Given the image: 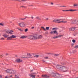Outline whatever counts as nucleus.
<instances>
[{
  "label": "nucleus",
  "instance_id": "f257e3e1",
  "mask_svg": "<svg viewBox=\"0 0 78 78\" xmlns=\"http://www.w3.org/2000/svg\"><path fill=\"white\" fill-rule=\"evenodd\" d=\"M57 69L63 72H66L68 71V68L66 66L58 65L56 66Z\"/></svg>",
  "mask_w": 78,
  "mask_h": 78
},
{
  "label": "nucleus",
  "instance_id": "f03ea898",
  "mask_svg": "<svg viewBox=\"0 0 78 78\" xmlns=\"http://www.w3.org/2000/svg\"><path fill=\"white\" fill-rule=\"evenodd\" d=\"M57 30V28H54L52 29V30H55L54 31H52L50 32V34H55L56 35H58V32L56 31Z\"/></svg>",
  "mask_w": 78,
  "mask_h": 78
},
{
  "label": "nucleus",
  "instance_id": "7ed1b4c3",
  "mask_svg": "<svg viewBox=\"0 0 78 78\" xmlns=\"http://www.w3.org/2000/svg\"><path fill=\"white\" fill-rule=\"evenodd\" d=\"M28 38L29 39L34 40V39H37V37L35 36L30 35L29 37Z\"/></svg>",
  "mask_w": 78,
  "mask_h": 78
},
{
  "label": "nucleus",
  "instance_id": "20e7f679",
  "mask_svg": "<svg viewBox=\"0 0 78 78\" xmlns=\"http://www.w3.org/2000/svg\"><path fill=\"white\" fill-rule=\"evenodd\" d=\"M37 74L36 73H32V74H30L29 75L30 76V77H31V78H35V77H36V75H37Z\"/></svg>",
  "mask_w": 78,
  "mask_h": 78
},
{
  "label": "nucleus",
  "instance_id": "39448f33",
  "mask_svg": "<svg viewBox=\"0 0 78 78\" xmlns=\"http://www.w3.org/2000/svg\"><path fill=\"white\" fill-rule=\"evenodd\" d=\"M55 75L56 76H55V77L56 78H62V76L58 73H57Z\"/></svg>",
  "mask_w": 78,
  "mask_h": 78
},
{
  "label": "nucleus",
  "instance_id": "423d86ee",
  "mask_svg": "<svg viewBox=\"0 0 78 78\" xmlns=\"http://www.w3.org/2000/svg\"><path fill=\"white\" fill-rule=\"evenodd\" d=\"M20 27H25V24L23 23H21L19 24Z\"/></svg>",
  "mask_w": 78,
  "mask_h": 78
},
{
  "label": "nucleus",
  "instance_id": "0eeeda50",
  "mask_svg": "<svg viewBox=\"0 0 78 78\" xmlns=\"http://www.w3.org/2000/svg\"><path fill=\"white\" fill-rule=\"evenodd\" d=\"M15 61L16 62H18V63H19V62H22V60H20V59L17 58L16 59Z\"/></svg>",
  "mask_w": 78,
  "mask_h": 78
},
{
  "label": "nucleus",
  "instance_id": "6e6552de",
  "mask_svg": "<svg viewBox=\"0 0 78 78\" xmlns=\"http://www.w3.org/2000/svg\"><path fill=\"white\" fill-rule=\"evenodd\" d=\"M75 30V27H71L69 29V31H73Z\"/></svg>",
  "mask_w": 78,
  "mask_h": 78
},
{
  "label": "nucleus",
  "instance_id": "1a4fd4ad",
  "mask_svg": "<svg viewBox=\"0 0 78 78\" xmlns=\"http://www.w3.org/2000/svg\"><path fill=\"white\" fill-rule=\"evenodd\" d=\"M41 76L43 78H49V76H47V75H42Z\"/></svg>",
  "mask_w": 78,
  "mask_h": 78
},
{
  "label": "nucleus",
  "instance_id": "9d476101",
  "mask_svg": "<svg viewBox=\"0 0 78 78\" xmlns=\"http://www.w3.org/2000/svg\"><path fill=\"white\" fill-rule=\"evenodd\" d=\"M57 74H56L55 73H51V76H53V77H54L55 78V76H56V75Z\"/></svg>",
  "mask_w": 78,
  "mask_h": 78
},
{
  "label": "nucleus",
  "instance_id": "9b49d317",
  "mask_svg": "<svg viewBox=\"0 0 78 78\" xmlns=\"http://www.w3.org/2000/svg\"><path fill=\"white\" fill-rule=\"evenodd\" d=\"M68 11H70V12H73L74 11H78L77 10H76V9H74V10H73V9H69V10H68Z\"/></svg>",
  "mask_w": 78,
  "mask_h": 78
},
{
  "label": "nucleus",
  "instance_id": "f8f14e48",
  "mask_svg": "<svg viewBox=\"0 0 78 78\" xmlns=\"http://www.w3.org/2000/svg\"><path fill=\"white\" fill-rule=\"evenodd\" d=\"M26 37H27V36H21V37H20L21 39H25V38H26Z\"/></svg>",
  "mask_w": 78,
  "mask_h": 78
},
{
  "label": "nucleus",
  "instance_id": "ddd939ff",
  "mask_svg": "<svg viewBox=\"0 0 78 78\" xmlns=\"http://www.w3.org/2000/svg\"><path fill=\"white\" fill-rule=\"evenodd\" d=\"M76 23V20H74L73 21H72L71 23H72V24H74Z\"/></svg>",
  "mask_w": 78,
  "mask_h": 78
},
{
  "label": "nucleus",
  "instance_id": "4468645a",
  "mask_svg": "<svg viewBox=\"0 0 78 78\" xmlns=\"http://www.w3.org/2000/svg\"><path fill=\"white\" fill-rule=\"evenodd\" d=\"M12 40V38H11V37L10 36V37H8L7 38V40L9 41V40Z\"/></svg>",
  "mask_w": 78,
  "mask_h": 78
},
{
  "label": "nucleus",
  "instance_id": "2eb2a0df",
  "mask_svg": "<svg viewBox=\"0 0 78 78\" xmlns=\"http://www.w3.org/2000/svg\"><path fill=\"white\" fill-rule=\"evenodd\" d=\"M11 36V37L13 39L16 38V36L15 35H14Z\"/></svg>",
  "mask_w": 78,
  "mask_h": 78
},
{
  "label": "nucleus",
  "instance_id": "dca6fc26",
  "mask_svg": "<svg viewBox=\"0 0 78 78\" xmlns=\"http://www.w3.org/2000/svg\"><path fill=\"white\" fill-rule=\"evenodd\" d=\"M67 21H60L59 22H58V23H66Z\"/></svg>",
  "mask_w": 78,
  "mask_h": 78
},
{
  "label": "nucleus",
  "instance_id": "f3484780",
  "mask_svg": "<svg viewBox=\"0 0 78 78\" xmlns=\"http://www.w3.org/2000/svg\"><path fill=\"white\" fill-rule=\"evenodd\" d=\"M17 29H18V30L20 31H23V29H19L18 28H17Z\"/></svg>",
  "mask_w": 78,
  "mask_h": 78
},
{
  "label": "nucleus",
  "instance_id": "a211bd4d",
  "mask_svg": "<svg viewBox=\"0 0 78 78\" xmlns=\"http://www.w3.org/2000/svg\"><path fill=\"white\" fill-rule=\"evenodd\" d=\"M14 32V31L13 30H9V34H12V33Z\"/></svg>",
  "mask_w": 78,
  "mask_h": 78
},
{
  "label": "nucleus",
  "instance_id": "6ab92c4d",
  "mask_svg": "<svg viewBox=\"0 0 78 78\" xmlns=\"http://www.w3.org/2000/svg\"><path fill=\"white\" fill-rule=\"evenodd\" d=\"M3 36L4 37L6 38L7 37H8V35L6 34H4L3 35Z\"/></svg>",
  "mask_w": 78,
  "mask_h": 78
},
{
  "label": "nucleus",
  "instance_id": "aec40b11",
  "mask_svg": "<svg viewBox=\"0 0 78 78\" xmlns=\"http://www.w3.org/2000/svg\"><path fill=\"white\" fill-rule=\"evenodd\" d=\"M42 38V35H40L39 36L38 38L37 37V39H41Z\"/></svg>",
  "mask_w": 78,
  "mask_h": 78
},
{
  "label": "nucleus",
  "instance_id": "412c9836",
  "mask_svg": "<svg viewBox=\"0 0 78 78\" xmlns=\"http://www.w3.org/2000/svg\"><path fill=\"white\" fill-rule=\"evenodd\" d=\"M46 30L48 31L49 30V29H50V27H47L46 28Z\"/></svg>",
  "mask_w": 78,
  "mask_h": 78
},
{
  "label": "nucleus",
  "instance_id": "4be33fe9",
  "mask_svg": "<svg viewBox=\"0 0 78 78\" xmlns=\"http://www.w3.org/2000/svg\"><path fill=\"white\" fill-rule=\"evenodd\" d=\"M10 70V69H7V70H6V72H7V73H9V71Z\"/></svg>",
  "mask_w": 78,
  "mask_h": 78
},
{
  "label": "nucleus",
  "instance_id": "5701e85b",
  "mask_svg": "<svg viewBox=\"0 0 78 78\" xmlns=\"http://www.w3.org/2000/svg\"><path fill=\"white\" fill-rule=\"evenodd\" d=\"M78 6V4H76L73 5V6L74 7Z\"/></svg>",
  "mask_w": 78,
  "mask_h": 78
},
{
  "label": "nucleus",
  "instance_id": "b1692460",
  "mask_svg": "<svg viewBox=\"0 0 78 78\" xmlns=\"http://www.w3.org/2000/svg\"><path fill=\"white\" fill-rule=\"evenodd\" d=\"M12 70L10 69L9 73H12Z\"/></svg>",
  "mask_w": 78,
  "mask_h": 78
},
{
  "label": "nucleus",
  "instance_id": "393cba45",
  "mask_svg": "<svg viewBox=\"0 0 78 78\" xmlns=\"http://www.w3.org/2000/svg\"><path fill=\"white\" fill-rule=\"evenodd\" d=\"M20 8H27V7L22 6H20Z\"/></svg>",
  "mask_w": 78,
  "mask_h": 78
},
{
  "label": "nucleus",
  "instance_id": "a878e982",
  "mask_svg": "<svg viewBox=\"0 0 78 78\" xmlns=\"http://www.w3.org/2000/svg\"><path fill=\"white\" fill-rule=\"evenodd\" d=\"M76 50H74L73 51V53H76Z\"/></svg>",
  "mask_w": 78,
  "mask_h": 78
},
{
  "label": "nucleus",
  "instance_id": "bb28decb",
  "mask_svg": "<svg viewBox=\"0 0 78 78\" xmlns=\"http://www.w3.org/2000/svg\"><path fill=\"white\" fill-rule=\"evenodd\" d=\"M41 28H42V29H43V30H44V31H46V29H45V28H44V27H41Z\"/></svg>",
  "mask_w": 78,
  "mask_h": 78
},
{
  "label": "nucleus",
  "instance_id": "cd10ccee",
  "mask_svg": "<svg viewBox=\"0 0 78 78\" xmlns=\"http://www.w3.org/2000/svg\"><path fill=\"white\" fill-rule=\"evenodd\" d=\"M13 1H18L19 2H21V0H12Z\"/></svg>",
  "mask_w": 78,
  "mask_h": 78
},
{
  "label": "nucleus",
  "instance_id": "c85d7f7f",
  "mask_svg": "<svg viewBox=\"0 0 78 78\" xmlns=\"http://www.w3.org/2000/svg\"><path fill=\"white\" fill-rule=\"evenodd\" d=\"M60 20H61V19H58L56 20L57 22H59V21H60Z\"/></svg>",
  "mask_w": 78,
  "mask_h": 78
},
{
  "label": "nucleus",
  "instance_id": "c756f323",
  "mask_svg": "<svg viewBox=\"0 0 78 78\" xmlns=\"http://www.w3.org/2000/svg\"><path fill=\"white\" fill-rule=\"evenodd\" d=\"M75 48H78V45H77L75 46L74 47Z\"/></svg>",
  "mask_w": 78,
  "mask_h": 78
},
{
  "label": "nucleus",
  "instance_id": "7c9ffc66",
  "mask_svg": "<svg viewBox=\"0 0 78 78\" xmlns=\"http://www.w3.org/2000/svg\"><path fill=\"white\" fill-rule=\"evenodd\" d=\"M6 33L8 34H9V30H7L6 31Z\"/></svg>",
  "mask_w": 78,
  "mask_h": 78
},
{
  "label": "nucleus",
  "instance_id": "2f4dec72",
  "mask_svg": "<svg viewBox=\"0 0 78 78\" xmlns=\"http://www.w3.org/2000/svg\"><path fill=\"white\" fill-rule=\"evenodd\" d=\"M53 22H55V23L57 22V21H56V20H53Z\"/></svg>",
  "mask_w": 78,
  "mask_h": 78
},
{
  "label": "nucleus",
  "instance_id": "473e14b6",
  "mask_svg": "<svg viewBox=\"0 0 78 78\" xmlns=\"http://www.w3.org/2000/svg\"><path fill=\"white\" fill-rule=\"evenodd\" d=\"M24 31L25 32H27V31H28V29H25Z\"/></svg>",
  "mask_w": 78,
  "mask_h": 78
},
{
  "label": "nucleus",
  "instance_id": "72a5a7b5",
  "mask_svg": "<svg viewBox=\"0 0 78 78\" xmlns=\"http://www.w3.org/2000/svg\"><path fill=\"white\" fill-rule=\"evenodd\" d=\"M55 56H59V55L58 54H55Z\"/></svg>",
  "mask_w": 78,
  "mask_h": 78
},
{
  "label": "nucleus",
  "instance_id": "f704fd0d",
  "mask_svg": "<svg viewBox=\"0 0 78 78\" xmlns=\"http://www.w3.org/2000/svg\"><path fill=\"white\" fill-rule=\"evenodd\" d=\"M73 42L74 43H75V42H76V41L75 40H72Z\"/></svg>",
  "mask_w": 78,
  "mask_h": 78
},
{
  "label": "nucleus",
  "instance_id": "c9c22d12",
  "mask_svg": "<svg viewBox=\"0 0 78 78\" xmlns=\"http://www.w3.org/2000/svg\"><path fill=\"white\" fill-rule=\"evenodd\" d=\"M22 1L25 2H27V0H21V2H22Z\"/></svg>",
  "mask_w": 78,
  "mask_h": 78
},
{
  "label": "nucleus",
  "instance_id": "e433bc0d",
  "mask_svg": "<svg viewBox=\"0 0 78 78\" xmlns=\"http://www.w3.org/2000/svg\"><path fill=\"white\" fill-rule=\"evenodd\" d=\"M15 77L16 78H19V76H17L16 75H15Z\"/></svg>",
  "mask_w": 78,
  "mask_h": 78
},
{
  "label": "nucleus",
  "instance_id": "4c0bfd02",
  "mask_svg": "<svg viewBox=\"0 0 78 78\" xmlns=\"http://www.w3.org/2000/svg\"><path fill=\"white\" fill-rule=\"evenodd\" d=\"M1 40H5V38L3 37H2L1 38Z\"/></svg>",
  "mask_w": 78,
  "mask_h": 78
},
{
  "label": "nucleus",
  "instance_id": "58836bf2",
  "mask_svg": "<svg viewBox=\"0 0 78 78\" xmlns=\"http://www.w3.org/2000/svg\"><path fill=\"white\" fill-rule=\"evenodd\" d=\"M0 25H1V26H3V25H4L2 23H0Z\"/></svg>",
  "mask_w": 78,
  "mask_h": 78
},
{
  "label": "nucleus",
  "instance_id": "ea45409f",
  "mask_svg": "<svg viewBox=\"0 0 78 78\" xmlns=\"http://www.w3.org/2000/svg\"><path fill=\"white\" fill-rule=\"evenodd\" d=\"M39 56L38 55H35V57H36V58H38L39 57Z\"/></svg>",
  "mask_w": 78,
  "mask_h": 78
},
{
  "label": "nucleus",
  "instance_id": "a19ab883",
  "mask_svg": "<svg viewBox=\"0 0 78 78\" xmlns=\"http://www.w3.org/2000/svg\"><path fill=\"white\" fill-rule=\"evenodd\" d=\"M60 7H65V8H66V7H67V6H64V5L60 6Z\"/></svg>",
  "mask_w": 78,
  "mask_h": 78
},
{
  "label": "nucleus",
  "instance_id": "79ce46f5",
  "mask_svg": "<svg viewBox=\"0 0 78 78\" xmlns=\"http://www.w3.org/2000/svg\"><path fill=\"white\" fill-rule=\"evenodd\" d=\"M61 36H62V35H59L58 36V37H61Z\"/></svg>",
  "mask_w": 78,
  "mask_h": 78
},
{
  "label": "nucleus",
  "instance_id": "37998d69",
  "mask_svg": "<svg viewBox=\"0 0 78 78\" xmlns=\"http://www.w3.org/2000/svg\"><path fill=\"white\" fill-rule=\"evenodd\" d=\"M36 19H39V17L37 16L36 18Z\"/></svg>",
  "mask_w": 78,
  "mask_h": 78
},
{
  "label": "nucleus",
  "instance_id": "c03bdc74",
  "mask_svg": "<svg viewBox=\"0 0 78 78\" xmlns=\"http://www.w3.org/2000/svg\"><path fill=\"white\" fill-rule=\"evenodd\" d=\"M62 11H68V10H63Z\"/></svg>",
  "mask_w": 78,
  "mask_h": 78
},
{
  "label": "nucleus",
  "instance_id": "a18cd8bd",
  "mask_svg": "<svg viewBox=\"0 0 78 78\" xmlns=\"http://www.w3.org/2000/svg\"><path fill=\"white\" fill-rule=\"evenodd\" d=\"M33 5H29L28 6H33Z\"/></svg>",
  "mask_w": 78,
  "mask_h": 78
},
{
  "label": "nucleus",
  "instance_id": "49530a36",
  "mask_svg": "<svg viewBox=\"0 0 78 78\" xmlns=\"http://www.w3.org/2000/svg\"><path fill=\"white\" fill-rule=\"evenodd\" d=\"M61 64H62V65H65V64H66V63H62Z\"/></svg>",
  "mask_w": 78,
  "mask_h": 78
},
{
  "label": "nucleus",
  "instance_id": "de8ad7c7",
  "mask_svg": "<svg viewBox=\"0 0 78 78\" xmlns=\"http://www.w3.org/2000/svg\"><path fill=\"white\" fill-rule=\"evenodd\" d=\"M53 4H54L53 3V2L51 3V5H53Z\"/></svg>",
  "mask_w": 78,
  "mask_h": 78
},
{
  "label": "nucleus",
  "instance_id": "09e8293b",
  "mask_svg": "<svg viewBox=\"0 0 78 78\" xmlns=\"http://www.w3.org/2000/svg\"><path fill=\"white\" fill-rule=\"evenodd\" d=\"M30 55H31V54H30V53L27 54V55H28L29 56H30Z\"/></svg>",
  "mask_w": 78,
  "mask_h": 78
},
{
  "label": "nucleus",
  "instance_id": "8fccbe9b",
  "mask_svg": "<svg viewBox=\"0 0 78 78\" xmlns=\"http://www.w3.org/2000/svg\"><path fill=\"white\" fill-rule=\"evenodd\" d=\"M44 58L45 59H48V57H44Z\"/></svg>",
  "mask_w": 78,
  "mask_h": 78
},
{
  "label": "nucleus",
  "instance_id": "3c124183",
  "mask_svg": "<svg viewBox=\"0 0 78 78\" xmlns=\"http://www.w3.org/2000/svg\"><path fill=\"white\" fill-rule=\"evenodd\" d=\"M0 78H3V76H2V75H0Z\"/></svg>",
  "mask_w": 78,
  "mask_h": 78
},
{
  "label": "nucleus",
  "instance_id": "603ef678",
  "mask_svg": "<svg viewBox=\"0 0 78 78\" xmlns=\"http://www.w3.org/2000/svg\"><path fill=\"white\" fill-rule=\"evenodd\" d=\"M34 27H31V29H34Z\"/></svg>",
  "mask_w": 78,
  "mask_h": 78
},
{
  "label": "nucleus",
  "instance_id": "864d4df0",
  "mask_svg": "<svg viewBox=\"0 0 78 78\" xmlns=\"http://www.w3.org/2000/svg\"><path fill=\"white\" fill-rule=\"evenodd\" d=\"M58 36H57L56 37H55V38H56H56H58Z\"/></svg>",
  "mask_w": 78,
  "mask_h": 78
},
{
  "label": "nucleus",
  "instance_id": "5fc2aeb1",
  "mask_svg": "<svg viewBox=\"0 0 78 78\" xmlns=\"http://www.w3.org/2000/svg\"><path fill=\"white\" fill-rule=\"evenodd\" d=\"M20 19V20H24V19Z\"/></svg>",
  "mask_w": 78,
  "mask_h": 78
},
{
  "label": "nucleus",
  "instance_id": "6e6d98bb",
  "mask_svg": "<svg viewBox=\"0 0 78 78\" xmlns=\"http://www.w3.org/2000/svg\"><path fill=\"white\" fill-rule=\"evenodd\" d=\"M53 39H56V37H53Z\"/></svg>",
  "mask_w": 78,
  "mask_h": 78
},
{
  "label": "nucleus",
  "instance_id": "4d7b16f0",
  "mask_svg": "<svg viewBox=\"0 0 78 78\" xmlns=\"http://www.w3.org/2000/svg\"><path fill=\"white\" fill-rule=\"evenodd\" d=\"M12 75H11L10 76H9V77L10 78H11V77H12Z\"/></svg>",
  "mask_w": 78,
  "mask_h": 78
},
{
  "label": "nucleus",
  "instance_id": "13d9d810",
  "mask_svg": "<svg viewBox=\"0 0 78 78\" xmlns=\"http://www.w3.org/2000/svg\"><path fill=\"white\" fill-rule=\"evenodd\" d=\"M46 20H48V18H46Z\"/></svg>",
  "mask_w": 78,
  "mask_h": 78
},
{
  "label": "nucleus",
  "instance_id": "bf43d9fd",
  "mask_svg": "<svg viewBox=\"0 0 78 78\" xmlns=\"http://www.w3.org/2000/svg\"><path fill=\"white\" fill-rule=\"evenodd\" d=\"M31 18L32 19H34V18L33 17H31Z\"/></svg>",
  "mask_w": 78,
  "mask_h": 78
},
{
  "label": "nucleus",
  "instance_id": "052dcab7",
  "mask_svg": "<svg viewBox=\"0 0 78 78\" xmlns=\"http://www.w3.org/2000/svg\"><path fill=\"white\" fill-rule=\"evenodd\" d=\"M59 6V5H58V7H60L61 6Z\"/></svg>",
  "mask_w": 78,
  "mask_h": 78
},
{
  "label": "nucleus",
  "instance_id": "680f3d73",
  "mask_svg": "<svg viewBox=\"0 0 78 78\" xmlns=\"http://www.w3.org/2000/svg\"><path fill=\"white\" fill-rule=\"evenodd\" d=\"M31 72H33V70H31Z\"/></svg>",
  "mask_w": 78,
  "mask_h": 78
},
{
  "label": "nucleus",
  "instance_id": "e2e57ef3",
  "mask_svg": "<svg viewBox=\"0 0 78 78\" xmlns=\"http://www.w3.org/2000/svg\"><path fill=\"white\" fill-rule=\"evenodd\" d=\"M73 45H74V44H72V46H73Z\"/></svg>",
  "mask_w": 78,
  "mask_h": 78
},
{
  "label": "nucleus",
  "instance_id": "0e129e2a",
  "mask_svg": "<svg viewBox=\"0 0 78 78\" xmlns=\"http://www.w3.org/2000/svg\"><path fill=\"white\" fill-rule=\"evenodd\" d=\"M24 58H27V57H24Z\"/></svg>",
  "mask_w": 78,
  "mask_h": 78
},
{
  "label": "nucleus",
  "instance_id": "69168bd1",
  "mask_svg": "<svg viewBox=\"0 0 78 78\" xmlns=\"http://www.w3.org/2000/svg\"><path fill=\"white\" fill-rule=\"evenodd\" d=\"M37 76L39 77V75H38V76Z\"/></svg>",
  "mask_w": 78,
  "mask_h": 78
},
{
  "label": "nucleus",
  "instance_id": "338daca9",
  "mask_svg": "<svg viewBox=\"0 0 78 78\" xmlns=\"http://www.w3.org/2000/svg\"><path fill=\"white\" fill-rule=\"evenodd\" d=\"M59 4H57V5H59Z\"/></svg>",
  "mask_w": 78,
  "mask_h": 78
},
{
  "label": "nucleus",
  "instance_id": "774afa93",
  "mask_svg": "<svg viewBox=\"0 0 78 78\" xmlns=\"http://www.w3.org/2000/svg\"><path fill=\"white\" fill-rule=\"evenodd\" d=\"M77 25H78V24H77Z\"/></svg>",
  "mask_w": 78,
  "mask_h": 78
}]
</instances>
